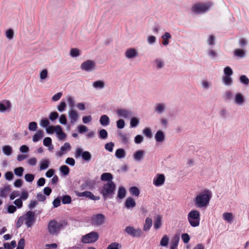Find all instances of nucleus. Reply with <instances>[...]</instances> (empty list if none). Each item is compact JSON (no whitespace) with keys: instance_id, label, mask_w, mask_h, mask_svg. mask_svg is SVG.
Instances as JSON below:
<instances>
[{"instance_id":"obj_1","label":"nucleus","mask_w":249,"mask_h":249,"mask_svg":"<svg viewBox=\"0 0 249 249\" xmlns=\"http://www.w3.org/2000/svg\"><path fill=\"white\" fill-rule=\"evenodd\" d=\"M212 197V193L208 189H205L196 196L194 200L195 206L198 208H206Z\"/></svg>"},{"instance_id":"obj_2","label":"nucleus","mask_w":249,"mask_h":249,"mask_svg":"<svg viewBox=\"0 0 249 249\" xmlns=\"http://www.w3.org/2000/svg\"><path fill=\"white\" fill-rule=\"evenodd\" d=\"M67 220H62L57 222L54 219L50 220L48 224V231L52 235H57L61 230L65 228L68 225Z\"/></svg>"},{"instance_id":"obj_3","label":"nucleus","mask_w":249,"mask_h":249,"mask_svg":"<svg viewBox=\"0 0 249 249\" xmlns=\"http://www.w3.org/2000/svg\"><path fill=\"white\" fill-rule=\"evenodd\" d=\"M116 186L115 183H105L100 191L104 200L112 198L115 193Z\"/></svg>"},{"instance_id":"obj_4","label":"nucleus","mask_w":249,"mask_h":249,"mask_svg":"<svg viewBox=\"0 0 249 249\" xmlns=\"http://www.w3.org/2000/svg\"><path fill=\"white\" fill-rule=\"evenodd\" d=\"M188 220L192 227H196L199 226L200 220V214L198 211L191 210L188 214Z\"/></svg>"},{"instance_id":"obj_5","label":"nucleus","mask_w":249,"mask_h":249,"mask_svg":"<svg viewBox=\"0 0 249 249\" xmlns=\"http://www.w3.org/2000/svg\"><path fill=\"white\" fill-rule=\"evenodd\" d=\"M210 3H198L195 4L192 7V11L195 13L199 14L206 12L210 8Z\"/></svg>"},{"instance_id":"obj_6","label":"nucleus","mask_w":249,"mask_h":249,"mask_svg":"<svg viewBox=\"0 0 249 249\" xmlns=\"http://www.w3.org/2000/svg\"><path fill=\"white\" fill-rule=\"evenodd\" d=\"M99 234L96 231H91L82 236L81 242L83 243H92L97 241L99 239Z\"/></svg>"},{"instance_id":"obj_7","label":"nucleus","mask_w":249,"mask_h":249,"mask_svg":"<svg viewBox=\"0 0 249 249\" xmlns=\"http://www.w3.org/2000/svg\"><path fill=\"white\" fill-rule=\"evenodd\" d=\"M74 157L76 159L82 157L84 160L89 162L91 160L92 156L89 152L87 151H83L82 148H77L75 150Z\"/></svg>"},{"instance_id":"obj_8","label":"nucleus","mask_w":249,"mask_h":249,"mask_svg":"<svg viewBox=\"0 0 249 249\" xmlns=\"http://www.w3.org/2000/svg\"><path fill=\"white\" fill-rule=\"evenodd\" d=\"M124 231L133 238H140L143 234V232L141 229H135L130 226L126 227L124 229Z\"/></svg>"},{"instance_id":"obj_9","label":"nucleus","mask_w":249,"mask_h":249,"mask_svg":"<svg viewBox=\"0 0 249 249\" xmlns=\"http://www.w3.org/2000/svg\"><path fill=\"white\" fill-rule=\"evenodd\" d=\"M105 220V216L103 214L98 213L91 216L90 223L92 226H99L103 224Z\"/></svg>"},{"instance_id":"obj_10","label":"nucleus","mask_w":249,"mask_h":249,"mask_svg":"<svg viewBox=\"0 0 249 249\" xmlns=\"http://www.w3.org/2000/svg\"><path fill=\"white\" fill-rule=\"evenodd\" d=\"M24 218L26 220L25 224L28 228L31 227L36 221V215L34 212L29 211L24 215Z\"/></svg>"},{"instance_id":"obj_11","label":"nucleus","mask_w":249,"mask_h":249,"mask_svg":"<svg viewBox=\"0 0 249 249\" xmlns=\"http://www.w3.org/2000/svg\"><path fill=\"white\" fill-rule=\"evenodd\" d=\"M96 64L91 60H87L83 62L80 66L81 69L87 72L91 71L95 69Z\"/></svg>"},{"instance_id":"obj_12","label":"nucleus","mask_w":249,"mask_h":249,"mask_svg":"<svg viewBox=\"0 0 249 249\" xmlns=\"http://www.w3.org/2000/svg\"><path fill=\"white\" fill-rule=\"evenodd\" d=\"M84 183L80 186L81 190H93L95 188L96 182L94 180L86 178L84 179Z\"/></svg>"},{"instance_id":"obj_13","label":"nucleus","mask_w":249,"mask_h":249,"mask_svg":"<svg viewBox=\"0 0 249 249\" xmlns=\"http://www.w3.org/2000/svg\"><path fill=\"white\" fill-rule=\"evenodd\" d=\"M75 194L79 197H86L93 200H98L100 199L99 196H95L92 193L89 191H85L83 192H79L75 191Z\"/></svg>"},{"instance_id":"obj_14","label":"nucleus","mask_w":249,"mask_h":249,"mask_svg":"<svg viewBox=\"0 0 249 249\" xmlns=\"http://www.w3.org/2000/svg\"><path fill=\"white\" fill-rule=\"evenodd\" d=\"M117 115L120 117H123L125 119H128L134 115V113L126 109H119L117 110Z\"/></svg>"},{"instance_id":"obj_15","label":"nucleus","mask_w":249,"mask_h":249,"mask_svg":"<svg viewBox=\"0 0 249 249\" xmlns=\"http://www.w3.org/2000/svg\"><path fill=\"white\" fill-rule=\"evenodd\" d=\"M165 180L164 175L161 174H158L153 179V184L156 186H160L164 184Z\"/></svg>"},{"instance_id":"obj_16","label":"nucleus","mask_w":249,"mask_h":249,"mask_svg":"<svg viewBox=\"0 0 249 249\" xmlns=\"http://www.w3.org/2000/svg\"><path fill=\"white\" fill-rule=\"evenodd\" d=\"M125 56L128 59H133L139 56L137 51L133 48L127 49L125 52Z\"/></svg>"},{"instance_id":"obj_17","label":"nucleus","mask_w":249,"mask_h":249,"mask_svg":"<svg viewBox=\"0 0 249 249\" xmlns=\"http://www.w3.org/2000/svg\"><path fill=\"white\" fill-rule=\"evenodd\" d=\"M11 107V104L8 100L4 101L3 102H0V112H4L7 110H10Z\"/></svg>"},{"instance_id":"obj_18","label":"nucleus","mask_w":249,"mask_h":249,"mask_svg":"<svg viewBox=\"0 0 249 249\" xmlns=\"http://www.w3.org/2000/svg\"><path fill=\"white\" fill-rule=\"evenodd\" d=\"M136 205V203L133 198L129 197L126 199L125 201L124 202V207L126 209H132L135 207Z\"/></svg>"},{"instance_id":"obj_19","label":"nucleus","mask_w":249,"mask_h":249,"mask_svg":"<svg viewBox=\"0 0 249 249\" xmlns=\"http://www.w3.org/2000/svg\"><path fill=\"white\" fill-rule=\"evenodd\" d=\"M112 179L113 176L110 173H104L101 176V180L103 181H107V183H114Z\"/></svg>"},{"instance_id":"obj_20","label":"nucleus","mask_w":249,"mask_h":249,"mask_svg":"<svg viewBox=\"0 0 249 249\" xmlns=\"http://www.w3.org/2000/svg\"><path fill=\"white\" fill-rule=\"evenodd\" d=\"M165 136L164 132L161 130H158L155 134V139L157 142H162L165 140Z\"/></svg>"},{"instance_id":"obj_21","label":"nucleus","mask_w":249,"mask_h":249,"mask_svg":"<svg viewBox=\"0 0 249 249\" xmlns=\"http://www.w3.org/2000/svg\"><path fill=\"white\" fill-rule=\"evenodd\" d=\"M69 116L71 120V122L73 123L78 119V113L77 111L71 109L69 111Z\"/></svg>"},{"instance_id":"obj_22","label":"nucleus","mask_w":249,"mask_h":249,"mask_svg":"<svg viewBox=\"0 0 249 249\" xmlns=\"http://www.w3.org/2000/svg\"><path fill=\"white\" fill-rule=\"evenodd\" d=\"M11 190L10 185H6L3 188L0 189V196L3 198L7 197V195Z\"/></svg>"},{"instance_id":"obj_23","label":"nucleus","mask_w":249,"mask_h":249,"mask_svg":"<svg viewBox=\"0 0 249 249\" xmlns=\"http://www.w3.org/2000/svg\"><path fill=\"white\" fill-rule=\"evenodd\" d=\"M144 154L145 152L143 150H137L133 154L134 159L136 161H140L142 159Z\"/></svg>"},{"instance_id":"obj_24","label":"nucleus","mask_w":249,"mask_h":249,"mask_svg":"<svg viewBox=\"0 0 249 249\" xmlns=\"http://www.w3.org/2000/svg\"><path fill=\"white\" fill-rule=\"evenodd\" d=\"M126 191L123 186H120L118 188L117 193V198L119 199H123L126 196Z\"/></svg>"},{"instance_id":"obj_25","label":"nucleus","mask_w":249,"mask_h":249,"mask_svg":"<svg viewBox=\"0 0 249 249\" xmlns=\"http://www.w3.org/2000/svg\"><path fill=\"white\" fill-rule=\"evenodd\" d=\"M165 109V105L163 103H158L155 105V111L159 114L162 113Z\"/></svg>"},{"instance_id":"obj_26","label":"nucleus","mask_w":249,"mask_h":249,"mask_svg":"<svg viewBox=\"0 0 249 249\" xmlns=\"http://www.w3.org/2000/svg\"><path fill=\"white\" fill-rule=\"evenodd\" d=\"M100 123L102 126H107L109 124V118L107 115H103L100 118Z\"/></svg>"},{"instance_id":"obj_27","label":"nucleus","mask_w":249,"mask_h":249,"mask_svg":"<svg viewBox=\"0 0 249 249\" xmlns=\"http://www.w3.org/2000/svg\"><path fill=\"white\" fill-rule=\"evenodd\" d=\"M179 241V237L178 235H175L171 240V244L170 249H176L178 245Z\"/></svg>"},{"instance_id":"obj_28","label":"nucleus","mask_w":249,"mask_h":249,"mask_svg":"<svg viewBox=\"0 0 249 249\" xmlns=\"http://www.w3.org/2000/svg\"><path fill=\"white\" fill-rule=\"evenodd\" d=\"M43 135H44V133H43V131L42 130H41V129L38 130L36 133L33 136V141L35 142H38L39 140H40L41 139H42L43 138Z\"/></svg>"},{"instance_id":"obj_29","label":"nucleus","mask_w":249,"mask_h":249,"mask_svg":"<svg viewBox=\"0 0 249 249\" xmlns=\"http://www.w3.org/2000/svg\"><path fill=\"white\" fill-rule=\"evenodd\" d=\"M234 100L235 103L239 105H241L245 101L244 97L241 93H238L235 94Z\"/></svg>"},{"instance_id":"obj_30","label":"nucleus","mask_w":249,"mask_h":249,"mask_svg":"<svg viewBox=\"0 0 249 249\" xmlns=\"http://www.w3.org/2000/svg\"><path fill=\"white\" fill-rule=\"evenodd\" d=\"M118 136L120 137L122 143L124 144H127L128 142L129 135L123 133L121 131H118Z\"/></svg>"},{"instance_id":"obj_31","label":"nucleus","mask_w":249,"mask_h":249,"mask_svg":"<svg viewBox=\"0 0 249 249\" xmlns=\"http://www.w3.org/2000/svg\"><path fill=\"white\" fill-rule=\"evenodd\" d=\"M115 155L118 159H123L125 157L126 152L124 149L119 148L116 150Z\"/></svg>"},{"instance_id":"obj_32","label":"nucleus","mask_w":249,"mask_h":249,"mask_svg":"<svg viewBox=\"0 0 249 249\" xmlns=\"http://www.w3.org/2000/svg\"><path fill=\"white\" fill-rule=\"evenodd\" d=\"M152 225V219L149 218V217H147L145 219V224H144V226H143V231H148L151 226Z\"/></svg>"},{"instance_id":"obj_33","label":"nucleus","mask_w":249,"mask_h":249,"mask_svg":"<svg viewBox=\"0 0 249 249\" xmlns=\"http://www.w3.org/2000/svg\"><path fill=\"white\" fill-rule=\"evenodd\" d=\"M2 151L4 155L9 156L12 154L13 152V149L11 146L6 145L3 146Z\"/></svg>"},{"instance_id":"obj_34","label":"nucleus","mask_w":249,"mask_h":249,"mask_svg":"<svg viewBox=\"0 0 249 249\" xmlns=\"http://www.w3.org/2000/svg\"><path fill=\"white\" fill-rule=\"evenodd\" d=\"M92 86L95 89H102L104 88L105 83L102 80H97L93 83Z\"/></svg>"},{"instance_id":"obj_35","label":"nucleus","mask_w":249,"mask_h":249,"mask_svg":"<svg viewBox=\"0 0 249 249\" xmlns=\"http://www.w3.org/2000/svg\"><path fill=\"white\" fill-rule=\"evenodd\" d=\"M161 226V217L160 215H158L156 220L154 222V227L156 230L160 229Z\"/></svg>"},{"instance_id":"obj_36","label":"nucleus","mask_w":249,"mask_h":249,"mask_svg":"<svg viewBox=\"0 0 249 249\" xmlns=\"http://www.w3.org/2000/svg\"><path fill=\"white\" fill-rule=\"evenodd\" d=\"M129 191L132 196H138L140 193L139 188L136 186L130 187L129 189Z\"/></svg>"},{"instance_id":"obj_37","label":"nucleus","mask_w":249,"mask_h":249,"mask_svg":"<svg viewBox=\"0 0 249 249\" xmlns=\"http://www.w3.org/2000/svg\"><path fill=\"white\" fill-rule=\"evenodd\" d=\"M50 162L48 160H42L40 162V170L46 169L49 166Z\"/></svg>"},{"instance_id":"obj_38","label":"nucleus","mask_w":249,"mask_h":249,"mask_svg":"<svg viewBox=\"0 0 249 249\" xmlns=\"http://www.w3.org/2000/svg\"><path fill=\"white\" fill-rule=\"evenodd\" d=\"M108 133L107 131L105 129H102L98 132V137L100 139L105 140L107 138Z\"/></svg>"},{"instance_id":"obj_39","label":"nucleus","mask_w":249,"mask_h":249,"mask_svg":"<svg viewBox=\"0 0 249 249\" xmlns=\"http://www.w3.org/2000/svg\"><path fill=\"white\" fill-rule=\"evenodd\" d=\"M60 172L64 175V176H67L70 173V168L69 167L65 165H62L60 167Z\"/></svg>"},{"instance_id":"obj_40","label":"nucleus","mask_w":249,"mask_h":249,"mask_svg":"<svg viewBox=\"0 0 249 249\" xmlns=\"http://www.w3.org/2000/svg\"><path fill=\"white\" fill-rule=\"evenodd\" d=\"M139 119L135 117H132L130 122V127L132 128L135 127L139 124Z\"/></svg>"},{"instance_id":"obj_41","label":"nucleus","mask_w":249,"mask_h":249,"mask_svg":"<svg viewBox=\"0 0 249 249\" xmlns=\"http://www.w3.org/2000/svg\"><path fill=\"white\" fill-rule=\"evenodd\" d=\"M80 51L77 48H71L70 50V54L72 57H76L80 55Z\"/></svg>"},{"instance_id":"obj_42","label":"nucleus","mask_w":249,"mask_h":249,"mask_svg":"<svg viewBox=\"0 0 249 249\" xmlns=\"http://www.w3.org/2000/svg\"><path fill=\"white\" fill-rule=\"evenodd\" d=\"M61 199L62 203L64 204H68L71 202V198L69 195L63 196Z\"/></svg>"},{"instance_id":"obj_43","label":"nucleus","mask_w":249,"mask_h":249,"mask_svg":"<svg viewBox=\"0 0 249 249\" xmlns=\"http://www.w3.org/2000/svg\"><path fill=\"white\" fill-rule=\"evenodd\" d=\"M169 240V237L166 235H164L160 241V246L162 247L167 246L168 245Z\"/></svg>"},{"instance_id":"obj_44","label":"nucleus","mask_w":249,"mask_h":249,"mask_svg":"<svg viewBox=\"0 0 249 249\" xmlns=\"http://www.w3.org/2000/svg\"><path fill=\"white\" fill-rule=\"evenodd\" d=\"M24 168L22 167H18L15 168L14 173L18 177H21L23 175Z\"/></svg>"},{"instance_id":"obj_45","label":"nucleus","mask_w":249,"mask_h":249,"mask_svg":"<svg viewBox=\"0 0 249 249\" xmlns=\"http://www.w3.org/2000/svg\"><path fill=\"white\" fill-rule=\"evenodd\" d=\"M234 55L240 57H244L245 55V52L240 49H237L235 50L234 52Z\"/></svg>"},{"instance_id":"obj_46","label":"nucleus","mask_w":249,"mask_h":249,"mask_svg":"<svg viewBox=\"0 0 249 249\" xmlns=\"http://www.w3.org/2000/svg\"><path fill=\"white\" fill-rule=\"evenodd\" d=\"M121 248L120 244L117 242H113L108 246L107 249H120Z\"/></svg>"},{"instance_id":"obj_47","label":"nucleus","mask_w":249,"mask_h":249,"mask_svg":"<svg viewBox=\"0 0 249 249\" xmlns=\"http://www.w3.org/2000/svg\"><path fill=\"white\" fill-rule=\"evenodd\" d=\"M224 73L225 76H231L233 74L232 70L231 67L227 66L224 69Z\"/></svg>"},{"instance_id":"obj_48","label":"nucleus","mask_w":249,"mask_h":249,"mask_svg":"<svg viewBox=\"0 0 249 249\" xmlns=\"http://www.w3.org/2000/svg\"><path fill=\"white\" fill-rule=\"evenodd\" d=\"M223 83L225 85L230 86L232 84V79L231 76H225L223 78Z\"/></svg>"},{"instance_id":"obj_49","label":"nucleus","mask_w":249,"mask_h":249,"mask_svg":"<svg viewBox=\"0 0 249 249\" xmlns=\"http://www.w3.org/2000/svg\"><path fill=\"white\" fill-rule=\"evenodd\" d=\"M215 37L214 35H211L209 36L207 39V43L210 46H214L215 45Z\"/></svg>"},{"instance_id":"obj_50","label":"nucleus","mask_w":249,"mask_h":249,"mask_svg":"<svg viewBox=\"0 0 249 249\" xmlns=\"http://www.w3.org/2000/svg\"><path fill=\"white\" fill-rule=\"evenodd\" d=\"M223 218L228 222H231L233 219V214L231 213H223Z\"/></svg>"},{"instance_id":"obj_51","label":"nucleus","mask_w":249,"mask_h":249,"mask_svg":"<svg viewBox=\"0 0 249 249\" xmlns=\"http://www.w3.org/2000/svg\"><path fill=\"white\" fill-rule=\"evenodd\" d=\"M48 71L47 69H43L42 70L39 74L40 78L41 80H43L46 79L48 77Z\"/></svg>"},{"instance_id":"obj_52","label":"nucleus","mask_w":249,"mask_h":249,"mask_svg":"<svg viewBox=\"0 0 249 249\" xmlns=\"http://www.w3.org/2000/svg\"><path fill=\"white\" fill-rule=\"evenodd\" d=\"M59 114L56 111H53L50 113L49 118L51 121L53 122L56 120Z\"/></svg>"},{"instance_id":"obj_53","label":"nucleus","mask_w":249,"mask_h":249,"mask_svg":"<svg viewBox=\"0 0 249 249\" xmlns=\"http://www.w3.org/2000/svg\"><path fill=\"white\" fill-rule=\"evenodd\" d=\"M67 107L65 101H61L59 104L57 106V109L60 112H63L65 110Z\"/></svg>"},{"instance_id":"obj_54","label":"nucleus","mask_w":249,"mask_h":249,"mask_svg":"<svg viewBox=\"0 0 249 249\" xmlns=\"http://www.w3.org/2000/svg\"><path fill=\"white\" fill-rule=\"evenodd\" d=\"M37 128V124L35 122H32L29 124L28 129L30 131H34Z\"/></svg>"},{"instance_id":"obj_55","label":"nucleus","mask_w":249,"mask_h":249,"mask_svg":"<svg viewBox=\"0 0 249 249\" xmlns=\"http://www.w3.org/2000/svg\"><path fill=\"white\" fill-rule=\"evenodd\" d=\"M114 146V143L113 142H109L105 144V148L106 150L111 152L113 151Z\"/></svg>"},{"instance_id":"obj_56","label":"nucleus","mask_w":249,"mask_h":249,"mask_svg":"<svg viewBox=\"0 0 249 249\" xmlns=\"http://www.w3.org/2000/svg\"><path fill=\"white\" fill-rule=\"evenodd\" d=\"M142 132L147 138H151L152 137L151 129L149 127L145 128Z\"/></svg>"},{"instance_id":"obj_57","label":"nucleus","mask_w":249,"mask_h":249,"mask_svg":"<svg viewBox=\"0 0 249 249\" xmlns=\"http://www.w3.org/2000/svg\"><path fill=\"white\" fill-rule=\"evenodd\" d=\"M240 82L245 85H248L249 84V78L245 75H241L239 78Z\"/></svg>"},{"instance_id":"obj_58","label":"nucleus","mask_w":249,"mask_h":249,"mask_svg":"<svg viewBox=\"0 0 249 249\" xmlns=\"http://www.w3.org/2000/svg\"><path fill=\"white\" fill-rule=\"evenodd\" d=\"M40 125L44 128H47L50 124V122L46 118L42 119L40 123Z\"/></svg>"},{"instance_id":"obj_59","label":"nucleus","mask_w":249,"mask_h":249,"mask_svg":"<svg viewBox=\"0 0 249 249\" xmlns=\"http://www.w3.org/2000/svg\"><path fill=\"white\" fill-rule=\"evenodd\" d=\"M116 125L118 129H123L125 126V122L123 119H120L117 121Z\"/></svg>"},{"instance_id":"obj_60","label":"nucleus","mask_w":249,"mask_h":249,"mask_svg":"<svg viewBox=\"0 0 249 249\" xmlns=\"http://www.w3.org/2000/svg\"><path fill=\"white\" fill-rule=\"evenodd\" d=\"M24 178L27 182H31L34 180L35 176L32 174H26L25 175Z\"/></svg>"},{"instance_id":"obj_61","label":"nucleus","mask_w":249,"mask_h":249,"mask_svg":"<svg viewBox=\"0 0 249 249\" xmlns=\"http://www.w3.org/2000/svg\"><path fill=\"white\" fill-rule=\"evenodd\" d=\"M24 220V216H21L18 219L17 223L16 224V227L17 229L19 228L22 225L23 221Z\"/></svg>"},{"instance_id":"obj_62","label":"nucleus","mask_w":249,"mask_h":249,"mask_svg":"<svg viewBox=\"0 0 249 249\" xmlns=\"http://www.w3.org/2000/svg\"><path fill=\"white\" fill-rule=\"evenodd\" d=\"M14 204L16 205V207L18 209L21 208L23 206L22 201L20 198L16 199L14 201Z\"/></svg>"},{"instance_id":"obj_63","label":"nucleus","mask_w":249,"mask_h":249,"mask_svg":"<svg viewBox=\"0 0 249 249\" xmlns=\"http://www.w3.org/2000/svg\"><path fill=\"white\" fill-rule=\"evenodd\" d=\"M143 141V137L141 135H137L134 138V142L136 144H140Z\"/></svg>"},{"instance_id":"obj_64","label":"nucleus","mask_w":249,"mask_h":249,"mask_svg":"<svg viewBox=\"0 0 249 249\" xmlns=\"http://www.w3.org/2000/svg\"><path fill=\"white\" fill-rule=\"evenodd\" d=\"M25 247V240L21 238L18 242V247L16 249H24Z\"/></svg>"}]
</instances>
